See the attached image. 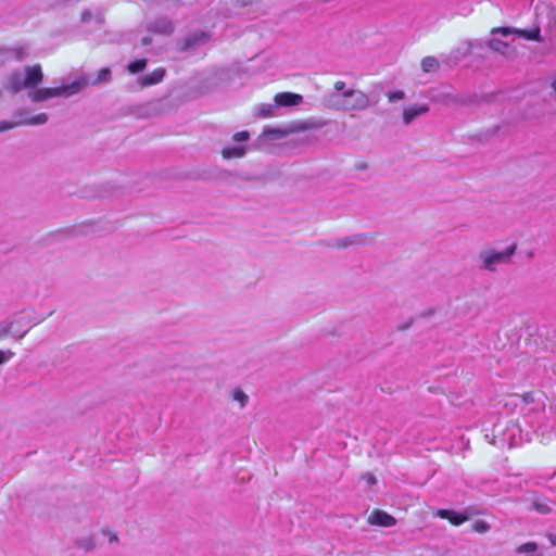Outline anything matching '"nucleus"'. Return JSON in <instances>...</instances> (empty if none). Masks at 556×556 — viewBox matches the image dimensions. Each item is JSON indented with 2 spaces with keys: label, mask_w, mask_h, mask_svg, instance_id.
<instances>
[{
  "label": "nucleus",
  "mask_w": 556,
  "mask_h": 556,
  "mask_svg": "<svg viewBox=\"0 0 556 556\" xmlns=\"http://www.w3.org/2000/svg\"><path fill=\"white\" fill-rule=\"evenodd\" d=\"M78 546L80 548H83L84 551L86 552H89L93 548L94 546V542H93V539L92 538H86L84 540H81L79 543H78Z\"/></svg>",
  "instance_id": "obj_28"
},
{
  "label": "nucleus",
  "mask_w": 556,
  "mask_h": 556,
  "mask_svg": "<svg viewBox=\"0 0 556 556\" xmlns=\"http://www.w3.org/2000/svg\"><path fill=\"white\" fill-rule=\"evenodd\" d=\"M345 83L342 81V80H338L334 83L333 85V89L334 91L339 94H343V91H346L348 89H345Z\"/></svg>",
  "instance_id": "obj_32"
},
{
  "label": "nucleus",
  "mask_w": 556,
  "mask_h": 556,
  "mask_svg": "<svg viewBox=\"0 0 556 556\" xmlns=\"http://www.w3.org/2000/svg\"><path fill=\"white\" fill-rule=\"evenodd\" d=\"M148 29L161 35H170L174 31V25L169 18L161 16L156 17Z\"/></svg>",
  "instance_id": "obj_9"
},
{
  "label": "nucleus",
  "mask_w": 556,
  "mask_h": 556,
  "mask_svg": "<svg viewBox=\"0 0 556 556\" xmlns=\"http://www.w3.org/2000/svg\"><path fill=\"white\" fill-rule=\"evenodd\" d=\"M491 33H492V35L500 34L503 37H507V36L511 35V34H516L519 37H521L523 39H527V40H532V41H538V42H542L543 41V38L541 36V29L539 27H534V28H531V29H519V28H511V27H500V28H493Z\"/></svg>",
  "instance_id": "obj_6"
},
{
  "label": "nucleus",
  "mask_w": 556,
  "mask_h": 556,
  "mask_svg": "<svg viewBox=\"0 0 556 556\" xmlns=\"http://www.w3.org/2000/svg\"><path fill=\"white\" fill-rule=\"evenodd\" d=\"M368 523L390 528L396 525V519L384 510L376 509L368 516Z\"/></svg>",
  "instance_id": "obj_8"
},
{
  "label": "nucleus",
  "mask_w": 556,
  "mask_h": 556,
  "mask_svg": "<svg viewBox=\"0 0 556 556\" xmlns=\"http://www.w3.org/2000/svg\"><path fill=\"white\" fill-rule=\"evenodd\" d=\"M324 104L336 111H345L344 98L338 93H327L324 96Z\"/></svg>",
  "instance_id": "obj_13"
},
{
  "label": "nucleus",
  "mask_w": 556,
  "mask_h": 556,
  "mask_svg": "<svg viewBox=\"0 0 556 556\" xmlns=\"http://www.w3.org/2000/svg\"><path fill=\"white\" fill-rule=\"evenodd\" d=\"M235 400L239 401L241 406H244L248 402V395L244 392L238 390L235 392Z\"/></svg>",
  "instance_id": "obj_31"
},
{
  "label": "nucleus",
  "mask_w": 556,
  "mask_h": 556,
  "mask_svg": "<svg viewBox=\"0 0 556 556\" xmlns=\"http://www.w3.org/2000/svg\"><path fill=\"white\" fill-rule=\"evenodd\" d=\"M517 244L511 243L506 247L503 251L494 249H486L479 252L478 260L480 262V268L488 271H495L500 265L508 264L516 253Z\"/></svg>",
  "instance_id": "obj_3"
},
{
  "label": "nucleus",
  "mask_w": 556,
  "mask_h": 556,
  "mask_svg": "<svg viewBox=\"0 0 556 556\" xmlns=\"http://www.w3.org/2000/svg\"><path fill=\"white\" fill-rule=\"evenodd\" d=\"M532 507L542 515H546L551 513V507L547 503L541 501V500H534L532 503Z\"/></svg>",
  "instance_id": "obj_24"
},
{
  "label": "nucleus",
  "mask_w": 556,
  "mask_h": 556,
  "mask_svg": "<svg viewBox=\"0 0 556 556\" xmlns=\"http://www.w3.org/2000/svg\"><path fill=\"white\" fill-rule=\"evenodd\" d=\"M43 78L40 65L27 66L24 71L16 70L11 73L7 88L12 92L29 89V99L37 103L61 96H72L79 92L86 85L85 80H75L70 85L55 88H36Z\"/></svg>",
  "instance_id": "obj_1"
},
{
  "label": "nucleus",
  "mask_w": 556,
  "mask_h": 556,
  "mask_svg": "<svg viewBox=\"0 0 556 556\" xmlns=\"http://www.w3.org/2000/svg\"><path fill=\"white\" fill-rule=\"evenodd\" d=\"M111 78V71L108 67L101 68L98 72V77L96 80L92 81V84L101 83V81H109Z\"/></svg>",
  "instance_id": "obj_27"
},
{
  "label": "nucleus",
  "mask_w": 556,
  "mask_h": 556,
  "mask_svg": "<svg viewBox=\"0 0 556 556\" xmlns=\"http://www.w3.org/2000/svg\"><path fill=\"white\" fill-rule=\"evenodd\" d=\"M440 67L439 61L434 56H426L421 60V70L425 73H433Z\"/></svg>",
  "instance_id": "obj_19"
},
{
  "label": "nucleus",
  "mask_w": 556,
  "mask_h": 556,
  "mask_svg": "<svg viewBox=\"0 0 556 556\" xmlns=\"http://www.w3.org/2000/svg\"><path fill=\"white\" fill-rule=\"evenodd\" d=\"M365 239L366 238H365L364 235H353V236H349V237H344V238L338 239L336 245L338 248H346V247L352 245V244L364 243Z\"/></svg>",
  "instance_id": "obj_18"
},
{
  "label": "nucleus",
  "mask_w": 556,
  "mask_h": 556,
  "mask_svg": "<svg viewBox=\"0 0 556 556\" xmlns=\"http://www.w3.org/2000/svg\"><path fill=\"white\" fill-rule=\"evenodd\" d=\"M544 409L530 410L520 419H509L504 428L496 425L494 431L500 435V443L514 447L530 441V434L536 432L543 427Z\"/></svg>",
  "instance_id": "obj_2"
},
{
  "label": "nucleus",
  "mask_w": 556,
  "mask_h": 556,
  "mask_svg": "<svg viewBox=\"0 0 556 556\" xmlns=\"http://www.w3.org/2000/svg\"><path fill=\"white\" fill-rule=\"evenodd\" d=\"M150 42H151V39L149 37L142 38V46H148V45H150Z\"/></svg>",
  "instance_id": "obj_38"
},
{
  "label": "nucleus",
  "mask_w": 556,
  "mask_h": 556,
  "mask_svg": "<svg viewBox=\"0 0 556 556\" xmlns=\"http://www.w3.org/2000/svg\"><path fill=\"white\" fill-rule=\"evenodd\" d=\"M345 111H363L369 106L368 96L356 89H348L343 91Z\"/></svg>",
  "instance_id": "obj_5"
},
{
  "label": "nucleus",
  "mask_w": 556,
  "mask_h": 556,
  "mask_svg": "<svg viewBox=\"0 0 556 556\" xmlns=\"http://www.w3.org/2000/svg\"><path fill=\"white\" fill-rule=\"evenodd\" d=\"M249 138H250V134H249V131H247V130L236 132V134L233 135V137H232V139H233L236 142L247 141V140H249Z\"/></svg>",
  "instance_id": "obj_30"
},
{
  "label": "nucleus",
  "mask_w": 556,
  "mask_h": 556,
  "mask_svg": "<svg viewBox=\"0 0 556 556\" xmlns=\"http://www.w3.org/2000/svg\"><path fill=\"white\" fill-rule=\"evenodd\" d=\"M429 108L427 105H414L403 111V122L409 125L415 118L427 113Z\"/></svg>",
  "instance_id": "obj_14"
},
{
  "label": "nucleus",
  "mask_w": 556,
  "mask_h": 556,
  "mask_svg": "<svg viewBox=\"0 0 556 556\" xmlns=\"http://www.w3.org/2000/svg\"><path fill=\"white\" fill-rule=\"evenodd\" d=\"M472 514L470 508L465 509L463 513L453 509H438L434 513V517L447 519L452 525L460 526L467 521Z\"/></svg>",
  "instance_id": "obj_7"
},
{
  "label": "nucleus",
  "mask_w": 556,
  "mask_h": 556,
  "mask_svg": "<svg viewBox=\"0 0 556 556\" xmlns=\"http://www.w3.org/2000/svg\"><path fill=\"white\" fill-rule=\"evenodd\" d=\"M90 15H91V13L89 11H84L81 13V21L87 22L89 20Z\"/></svg>",
  "instance_id": "obj_36"
},
{
  "label": "nucleus",
  "mask_w": 556,
  "mask_h": 556,
  "mask_svg": "<svg viewBox=\"0 0 556 556\" xmlns=\"http://www.w3.org/2000/svg\"><path fill=\"white\" fill-rule=\"evenodd\" d=\"M553 88H554V90L556 91V79H555V80H554V83H553Z\"/></svg>",
  "instance_id": "obj_39"
},
{
  "label": "nucleus",
  "mask_w": 556,
  "mask_h": 556,
  "mask_svg": "<svg viewBox=\"0 0 556 556\" xmlns=\"http://www.w3.org/2000/svg\"><path fill=\"white\" fill-rule=\"evenodd\" d=\"M3 62H4V60H1L0 64L3 63Z\"/></svg>",
  "instance_id": "obj_40"
},
{
  "label": "nucleus",
  "mask_w": 556,
  "mask_h": 556,
  "mask_svg": "<svg viewBox=\"0 0 556 556\" xmlns=\"http://www.w3.org/2000/svg\"><path fill=\"white\" fill-rule=\"evenodd\" d=\"M16 320H21L18 324L14 325L13 331H14V338L17 340H21L26 336L28 330L31 328L33 325H36L37 323H33L25 317L17 318Z\"/></svg>",
  "instance_id": "obj_15"
},
{
  "label": "nucleus",
  "mask_w": 556,
  "mask_h": 556,
  "mask_svg": "<svg viewBox=\"0 0 556 556\" xmlns=\"http://www.w3.org/2000/svg\"><path fill=\"white\" fill-rule=\"evenodd\" d=\"M489 47L496 52L504 53L505 49L508 47V43L497 38H492L489 40Z\"/></svg>",
  "instance_id": "obj_23"
},
{
  "label": "nucleus",
  "mask_w": 556,
  "mask_h": 556,
  "mask_svg": "<svg viewBox=\"0 0 556 556\" xmlns=\"http://www.w3.org/2000/svg\"><path fill=\"white\" fill-rule=\"evenodd\" d=\"M404 97H405V93L401 90L392 91V92L388 93V99L392 103L404 99Z\"/></svg>",
  "instance_id": "obj_29"
},
{
  "label": "nucleus",
  "mask_w": 556,
  "mask_h": 556,
  "mask_svg": "<svg viewBox=\"0 0 556 556\" xmlns=\"http://www.w3.org/2000/svg\"><path fill=\"white\" fill-rule=\"evenodd\" d=\"M21 320H4L0 323V340L5 338L8 334L14 336V325Z\"/></svg>",
  "instance_id": "obj_20"
},
{
  "label": "nucleus",
  "mask_w": 556,
  "mask_h": 556,
  "mask_svg": "<svg viewBox=\"0 0 556 556\" xmlns=\"http://www.w3.org/2000/svg\"><path fill=\"white\" fill-rule=\"evenodd\" d=\"M538 549V544L534 542H527L517 547V553H533Z\"/></svg>",
  "instance_id": "obj_25"
},
{
  "label": "nucleus",
  "mask_w": 556,
  "mask_h": 556,
  "mask_svg": "<svg viewBox=\"0 0 556 556\" xmlns=\"http://www.w3.org/2000/svg\"><path fill=\"white\" fill-rule=\"evenodd\" d=\"M14 355L13 352L11 351H0V365L4 364L5 362H8L12 356Z\"/></svg>",
  "instance_id": "obj_33"
},
{
  "label": "nucleus",
  "mask_w": 556,
  "mask_h": 556,
  "mask_svg": "<svg viewBox=\"0 0 556 556\" xmlns=\"http://www.w3.org/2000/svg\"><path fill=\"white\" fill-rule=\"evenodd\" d=\"M362 479L365 480L368 485H374L377 481L376 477L370 472L363 475Z\"/></svg>",
  "instance_id": "obj_34"
},
{
  "label": "nucleus",
  "mask_w": 556,
  "mask_h": 556,
  "mask_svg": "<svg viewBox=\"0 0 556 556\" xmlns=\"http://www.w3.org/2000/svg\"><path fill=\"white\" fill-rule=\"evenodd\" d=\"M247 152V148L243 146L226 147L223 149L222 154L224 159H236L242 157Z\"/></svg>",
  "instance_id": "obj_17"
},
{
  "label": "nucleus",
  "mask_w": 556,
  "mask_h": 556,
  "mask_svg": "<svg viewBox=\"0 0 556 556\" xmlns=\"http://www.w3.org/2000/svg\"><path fill=\"white\" fill-rule=\"evenodd\" d=\"M278 106L275 103H262L255 106L254 115L257 117H271L275 115V110Z\"/></svg>",
  "instance_id": "obj_16"
},
{
  "label": "nucleus",
  "mask_w": 556,
  "mask_h": 556,
  "mask_svg": "<svg viewBox=\"0 0 556 556\" xmlns=\"http://www.w3.org/2000/svg\"><path fill=\"white\" fill-rule=\"evenodd\" d=\"M210 38V35L206 31L203 30H197L191 34H189L185 38V49H190L195 46L205 43Z\"/></svg>",
  "instance_id": "obj_11"
},
{
  "label": "nucleus",
  "mask_w": 556,
  "mask_h": 556,
  "mask_svg": "<svg viewBox=\"0 0 556 556\" xmlns=\"http://www.w3.org/2000/svg\"><path fill=\"white\" fill-rule=\"evenodd\" d=\"M26 111H18L14 114V121H0V132L22 125H42L48 121V115L46 113H40L31 117H26Z\"/></svg>",
  "instance_id": "obj_4"
},
{
  "label": "nucleus",
  "mask_w": 556,
  "mask_h": 556,
  "mask_svg": "<svg viewBox=\"0 0 556 556\" xmlns=\"http://www.w3.org/2000/svg\"><path fill=\"white\" fill-rule=\"evenodd\" d=\"M367 167H368V165H367V163H365V162H359V163H357V164L355 165V168H356L357 170H365Z\"/></svg>",
  "instance_id": "obj_35"
},
{
  "label": "nucleus",
  "mask_w": 556,
  "mask_h": 556,
  "mask_svg": "<svg viewBox=\"0 0 556 556\" xmlns=\"http://www.w3.org/2000/svg\"><path fill=\"white\" fill-rule=\"evenodd\" d=\"M165 76V70L163 67L155 68L153 72L139 77L141 86H152L163 80Z\"/></svg>",
  "instance_id": "obj_12"
},
{
  "label": "nucleus",
  "mask_w": 556,
  "mask_h": 556,
  "mask_svg": "<svg viewBox=\"0 0 556 556\" xmlns=\"http://www.w3.org/2000/svg\"><path fill=\"white\" fill-rule=\"evenodd\" d=\"M472 529L478 533H485L490 530V525L484 520H476L472 525Z\"/></svg>",
  "instance_id": "obj_26"
},
{
  "label": "nucleus",
  "mask_w": 556,
  "mask_h": 556,
  "mask_svg": "<svg viewBox=\"0 0 556 556\" xmlns=\"http://www.w3.org/2000/svg\"><path fill=\"white\" fill-rule=\"evenodd\" d=\"M547 538H548V541L551 542V544L553 546H556V534H548Z\"/></svg>",
  "instance_id": "obj_37"
},
{
  "label": "nucleus",
  "mask_w": 556,
  "mask_h": 556,
  "mask_svg": "<svg viewBox=\"0 0 556 556\" xmlns=\"http://www.w3.org/2000/svg\"><path fill=\"white\" fill-rule=\"evenodd\" d=\"M286 135V131L279 128L266 127L263 131V136L270 139H279Z\"/></svg>",
  "instance_id": "obj_22"
},
{
  "label": "nucleus",
  "mask_w": 556,
  "mask_h": 556,
  "mask_svg": "<svg viewBox=\"0 0 556 556\" xmlns=\"http://www.w3.org/2000/svg\"><path fill=\"white\" fill-rule=\"evenodd\" d=\"M146 66H147V60L138 59V60H135V61L128 63L127 70L132 74H137V73L142 72L146 68Z\"/></svg>",
  "instance_id": "obj_21"
},
{
  "label": "nucleus",
  "mask_w": 556,
  "mask_h": 556,
  "mask_svg": "<svg viewBox=\"0 0 556 556\" xmlns=\"http://www.w3.org/2000/svg\"><path fill=\"white\" fill-rule=\"evenodd\" d=\"M274 100L277 106H293L300 104L303 98L301 94L293 92H280L275 96Z\"/></svg>",
  "instance_id": "obj_10"
}]
</instances>
